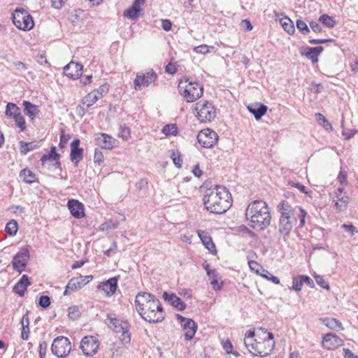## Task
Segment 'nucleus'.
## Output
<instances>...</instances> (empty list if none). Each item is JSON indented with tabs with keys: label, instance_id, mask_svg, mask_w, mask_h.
Segmentation results:
<instances>
[{
	"label": "nucleus",
	"instance_id": "29",
	"mask_svg": "<svg viewBox=\"0 0 358 358\" xmlns=\"http://www.w3.org/2000/svg\"><path fill=\"white\" fill-rule=\"evenodd\" d=\"M30 284L28 276L27 275H23L13 287V292L22 296L24 294L27 287Z\"/></svg>",
	"mask_w": 358,
	"mask_h": 358
},
{
	"label": "nucleus",
	"instance_id": "33",
	"mask_svg": "<svg viewBox=\"0 0 358 358\" xmlns=\"http://www.w3.org/2000/svg\"><path fill=\"white\" fill-rule=\"evenodd\" d=\"M322 323L327 327L332 330H337L342 328L341 322L334 318H322L320 319Z\"/></svg>",
	"mask_w": 358,
	"mask_h": 358
},
{
	"label": "nucleus",
	"instance_id": "36",
	"mask_svg": "<svg viewBox=\"0 0 358 358\" xmlns=\"http://www.w3.org/2000/svg\"><path fill=\"white\" fill-rule=\"evenodd\" d=\"M100 99V96H97L96 93L90 92L86 95L82 101L83 105H85L87 108L92 106Z\"/></svg>",
	"mask_w": 358,
	"mask_h": 358
},
{
	"label": "nucleus",
	"instance_id": "47",
	"mask_svg": "<svg viewBox=\"0 0 358 358\" xmlns=\"http://www.w3.org/2000/svg\"><path fill=\"white\" fill-rule=\"evenodd\" d=\"M171 159L176 167L180 168L182 166V159L178 151H172Z\"/></svg>",
	"mask_w": 358,
	"mask_h": 358
},
{
	"label": "nucleus",
	"instance_id": "25",
	"mask_svg": "<svg viewBox=\"0 0 358 358\" xmlns=\"http://www.w3.org/2000/svg\"><path fill=\"white\" fill-rule=\"evenodd\" d=\"M96 144L103 149H111L114 147L115 140L106 134H99L96 138Z\"/></svg>",
	"mask_w": 358,
	"mask_h": 358
},
{
	"label": "nucleus",
	"instance_id": "39",
	"mask_svg": "<svg viewBox=\"0 0 358 358\" xmlns=\"http://www.w3.org/2000/svg\"><path fill=\"white\" fill-rule=\"evenodd\" d=\"M5 230L10 236H15L18 230V224L17 221L11 220L8 222L6 225Z\"/></svg>",
	"mask_w": 358,
	"mask_h": 358
},
{
	"label": "nucleus",
	"instance_id": "12",
	"mask_svg": "<svg viewBox=\"0 0 358 358\" xmlns=\"http://www.w3.org/2000/svg\"><path fill=\"white\" fill-rule=\"evenodd\" d=\"M29 259V252L28 249L25 248H21L12 260L13 268L22 273L25 269Z\"/></svg>",
	"mask_w": 358,
	"mask_h": 358
},
{
	"label": "nucleus",
	"instance_id": "42",
	"mask_svg": "<svg viewBox=\"0 0 358 358\" xmlns=\"http://www.w3.org/2000/svg\"><path fill=\"white\" fill-rule=\"evenodd\" d=\"M296 28L299 31L306 35L310 32V28L307 25V24L302 20H297L296 22Z\"/></svg>",
	"mask_w": 358,
	"mask_h": 358
},
{
	"label": "nucleus",
	"instance_id": "10",
	"mask_svg": "<svg viewBox=\"0 0 358 358\" xmlns=\"http://www.w3.org/2000/svg\"><path fill=\"white\" fill-rule=\"evenodd\" d=\"M157 79V75L152 69L146 73H138L134 81V88L135 90H141L147 87L152 83H155Z\"/></svg>",
	"mask_w": 358,
	"mask_h": 358
},
{
	"label": "nucleus",
	"instance_id": "51",
	"mask_svg": "<svg viewBox=\"0 0 358 358\" xmlns=\"http://www.w3.org/2000/svg\"><path fill=\"white\" fill-rule=\"evenodd\" d=\"M214 46H194V51L196 53L206 54L213 50Z\"/></svg>",
	"mask_w": 358,
	"mask_h": 358
},
{
	"label": "nucleus",
	"instance_id": "37",
	"mask_svg": "<svg viewBox=\"0 0 358 358\" xmlns=\"http://www.w3.org/2000/svg\"><path fill=\"white\" fill-rule=\"evenodd\" d=\"M20 113V109L19 107H17V106L15 103H8L7 104L6 109V115L14 118V117H16Z\"/></svg>",
	"mask_w": 358,
	"mask_h": 358
},
{
	"label": "nucleus",
	"instance_id": "20",
	"mask_svg": "<svg viewBox=\"0 0 358 358\" xmlns=\"http://www.w3.org/2000/svg\"><path fill=\"white\" fill-rule=\"evenodd\" d=\"M80 140L78 138H75L71 143V153L70 157L71 160L77 164L80 161H81L83 158V149L79 148L80 145Z\"/></svg>",
	"mask_w": 358,
	"mask_h": 358
},
{
	"label": "nucleus",
	"instance_id": "34",
	"mask_svg": "<svg viewBox=\"0 0 358 358\" xmlns=\"http://www.w3.org/2000/svg\"><path fill=\"white\" fill-rule=\"evenodd\" d=\"M20 178L27 184H31L35 181V174L27 169H22L20 173Z\"/></svg>",
	"mask_w": 358,
	"mask_h": 358
},
{
	"label": "nucleus",
	"instance_id": "2",
	"mask_svg": "<svg viewBox=\"0 0 358 358\" xmlns=\"http://www.w3.org/2000/svg\"><path fill=\"white\" fill-rule=\"evenodd\" d=\"M245 218L248 225L254 230L264 231L271 224L272 217L270 208L266 201L255 200L248 203Z\"/></svg>",
	"mask_w": 358,
	"mask_h": 358
},
{
	"label": "nucleus",
	"instance_id": "13",
	"mask_svg": "<svg viewBox=\"0 0 358 358\" xmlns=\"http://www.w3.org/2000/svg\"><path fill=\"white\" fill-rule=\"evenodd\" d=\"M343 341L333 333H328L323 336L322 345L327 350H334L343 345Z\"/></svg>",
	"mask_w": 358,
	"mask_h": 358
},
{
	"label": "nucleus",
	"instance_id": "58",
	"mask_svg": "<svg viewBox=\"0 0 358 358\" xmlns=\"http://www.w3.org/2000/svg\"><path fill=\"white\" fill-rule=\"evenodd\" d=\"M257 339L250 338H244V345L250 352L252 348L254 347L255 343H256Z\"/></svg>",
	"mask_w": 358,
	"mask_h": 358
},
{
	"label": "nucleus",
	"instance_id": "38",
	"mask_svg": "<svg viewBox=\"0 0 358 358\" xmlns=\"http://www.w3.org/2000/svg\"><path fill=\"white\" fill-rule=\"evenodd\" d=\"M319 22L327 26L328 28H332L335 26L336 21L333 17L327 14H323L319 17Z\"/></svg>",
	"mask_w": 358,
	"mask_h": 358
},
{
	"label": "nucleus",
	"instance_id": "21",
	"mask_svg": "<svg viewBox=\"0 0 358 358\" xmlns=\"http://www.w3.org/2000/svg\"><path fill=\"white\" fill-rule=\"evenodd\" d=\"M117 287V278L113 277L108 280L101 282L98 285L97 288L103 290L106 296H111L115 294Z\"/></svg>",
	"mask_w": 358,
	"mask_h": 358
},
{
	"label": "nucleus",
	"instance_id": "7",
	"mask_svg": "<svg viewBox=\"0 0 358 358\" xmlns=\"http://www.w3.org/2000/svg\"><path fill=\"white\" fill-rule=\"evenodd\" d=\"M197 119L201 122H210L216 117V110L213 104L208 101L197 102L195 107Z\"/></svg>",
	"mask_w": 358,
	"mask_h": 358
},
{
	"label": "nucleus",
	"instance_id": "64",
	"mask_svg": "<svg viewBox=\"0 0 358 358\" xmlns=\"http://www.w3.org/2000/svg\"><path fill=\"white\" fill-rule=\"evenodd\" d=\"M121 340H122V341L124 342L125 343H130L131 336H130V334H129L128 330L127 329H125L122 332Z\"/></svg>",
	"mask_w": 358,
	"mask_h": 358
},
{
	"label": "nucleus",
	"instance_id": "40",
	"mask_svg": "<svg viewBox=\"0 0 358 358\" xmlns=\"http://www.w3.org/2000/svg\"><path fill=\"white\" fill-rule=\"evenodd\" d=\"M37 148L38 146L34 142L26 143L21 141L20 150L22 154L26 155L29 151L33 150Z\"/></svg>",
	"mask_w": 358,
	"mask_h": 358
},
{
	"label": "nucleus",
	"instance_id": "59",
	"mask_svg": "<svg viewBox=\"0 0 358 358\" xmlns=\"http://www.w3.org/2000/svg\"><path fill=\"white\" fill-rule=\"evenodd\" d=\"M341 227L345 229L348 232H349L351 236H353L358 232L356 227H354L352 224H343L341 225Z\"/></svg>",
	"mask_w": 358,
	"mask_h": 358
},
{
	"label": "nucleus",
	"instance_id": "19",
	"mask_svg": "<svg viewBox=\"0 0 358 358\" xmlns=\"http://www.w3.org/2000/svg\"><path fill=\"white\" fill-rule=\"evenodd\" d=\"M296 222V217H280L278 229L279 233L283 236H288Z\"/></svg>",
	"mask_w": 358,
	"mask_h": 358
},
{
	"label": "nucleus",
	"instance_id": "52",
	"mask_svg": "<svg viewBox=\"0 0 358 358\" xmlns=\"http://www.w3.org/2000/svg\"><path fill=\"white\" fill-rule=\"evenodd\" d=\"M309 43L311 44H322L326 43L331 42L332 40L328 38H312L313 36H310Z\"/></svg>",
	"mask_w": 358,
	"mask_h": 358
},
{
	"label": "nucleus",
	"instance_id": "63",
	"mask_svg": "<svg viewBox=\"0 0 358 358\" xmlns=\"http://www.w3.org/2000/svg\"><path fill=\"white\" fill-rule=\"evenodd\" d=\"M299 214L298 215L300 220V225L303 227L305 224V218L307 215V213L301 207L299 208Z\"/></svg>",
	"mask_w": 358,
	"mask_h": 358
},
{
	"label": "nucleus",
	"instance_id": "61",
	"mask_svg": "<svg viewBox=\"0 0 358 358\" xmlns=\"http://www.w3.org/2000/svg\"><path fill=\"white\" fill-rule=\"evenodd\" d=\"M29 336V326H22L21 338L24 341H27Z\"/></svg>",
	"mask_w": 358,
	"mask_h": 358
},
{
	"label": "nucleus",
	"instance_id": "3",
	"mask_svg": "<svg viewBox=\"0 0 358 358\" xmlns=\"http://www.w3.org/2000/svg\"><path fill=\"white\" fill-rule=\"evenodd\" d=\"M178 90L180 94L189 103L195 101L199 99L203 93L202 84L196 81H190L187 78L180 80Z\"/></svg>",
	"mask_w": 358,
	"mask_h": 358
},
{
	"label": "nucleus",
	"instance_id": "50",
	"mask_svg": "<svg viewBox=\"0 0 358 358\" xmlns=\"http://www.w3.org/2000/svg\"><path fill=\"white\" fill-rule=\"evenodd\" d=\"M38 304L43 308H48L50 305V298L45 295L40 296Z\"/></svg>",
	"mask_w": 358,
	"mask_h": 358
},
{
	"label": "nucleus",
	"instance_id": "4",
	"mask_svg": "<svg viewBox=\"0 0 358 358\" xmlns=\"http://www.w3.org/2000/svg\"><path fill=\"white\" fill-rule=\"evenodd\" d=\"M262 331L265 336L260 338L262 341H257L255 343L254 347L252 348L250 353L253 356H259L261 357L268 355L275 347L274 336L271 332H268L267 329L263 327L257 329V332Z\"/></svg>",
	"mask_w": 358,
	"mask_h": 358
},
{
	"label": "nucleus",
	"instance_id": "17",
	"mask_svg": "<svg viewBox=\"0 0 358 358\" xmlns=\"http://www.w3.org/2000/svg\"><path fill=\"white\" fill-rule=\"evenodd\" d=\"M334 201H335L336 209L339 211H343L346 209L349 197L346 195L345 192H343V188L342 187H338L336 191Z\"/></svg>",
	"mask_w": 358,
	"mask_h": 358
},
{
	"label": "nucleus",
	"instance_id": "23",
	"mask_svg": "<svg viewBox=\"0 0 358 358\" xmlns=\"http://www.w3.org/2000/svg\"><path fill=\"white\" fill-rule=\"evenodd\" d=\"M163 298L166 301H168L175 308L180 310H183L186 308V304L174 294H169L164 292L163 294Z\"/></svg>",
	"mask_w": 358,
	"mask_h": 358
},
{
	"label": "nucleus",
	"instance_id": "28",
	"mask_svg": "<svg viewBox=\"0 0 358 358\" xmlns=\"http://www.w3.org/2000/svg\"><path fill=\"white\" fill-rule=\"evenodd\" d=\"M182 327L183 330L185 331V340L189 341L192 339L197 329L196 323L193 320L189 319L186 323L182 324Z\"/></svg>",
	"mask_w": 358,
	"mask_h": 358
},
{
	"label": "nucleus",
	"instance_id": "45",
	"mask_svg": "<svg viewBox=\"0 0 358 358\" xmlns=\"http://www.w3.org/2000/svg\"><path fill=\"white\" fill-rule=\"evenodd\" d=\"M260 275L267 280L272 281L274 284H280V279L278 277L273 275L268 271L266 269H262V272L260 273Z\"/></svg>",
	"mask_w": 358,
	"mask_h": 358
},
{
	"label": "nucleus",
	"instance_id": "9",
	"mask_svg": "<svg viewBox=\"0 0 358 358\" xmlns=\"http://www.w3.org/2000/svg\"><path fill=\"white\" fill-rule=\"evenodd\" d=\"M217 134L210 129L200 131L197 135L199 143L203 148H211L218 141Z\"/></svg>",
	"mask_w": 358,
	"mask_h": 358
},
{
	"label": "nucleus",
	"instance_id": "24",
	"mask_svg": "<svg viewBox=\"0 0 358 358\" xmlns=\"http://www.w3.org/2000/svg\"><path fill=\"white\" fill-rule=\"evenodd\" d=\"M248 109L252 114L254 115L255 119L258 120H260L262 116L266 114L268 108L264 104L255 103L248 106Z\"/></svg>",
	"mask_w": 358,
	"mask_h": 358
},
{
	"label": "nucleus",
	"instance_id": "41",
	"mask_svg": "<svg viewBox=\"0 0 358 358\" xmlns=\"http://www.w3.org/2000/svg\"><path fill=\"white\" fill-rule=\"evenodd\" d=\"M68 316L72 320H78L80 316V312L79 310L78 306H72L68 309Z\"/></svg>",
	"mask_w": 358,
	"mask_h": 358
},
{
	"label": "nucleus",
	"instance_id": "22",
	"mask_svg": "<svg viewBox=\"0 0 358 358\" xmlns=\"http://www.w3.org/2000/svg\"><path fill=\"white\" fill-rule=\"evenodd\" d=\"M67 206L75 218L80 219L84 217V206L82 203L75 199H70L68 201Z\"/></svg>",
	"mask_w": 358,
	"mask_h": 358
},
{
	"label": "nucleus",
	"instance_id": "32",
	"mask_svg": "<svg viewBox=\"0 0 358 358\" xmlns=\"http://www.w3.org/2000/svg\"><path fill=\"white\" fill-rule=\"evenodd\" d=\"M86 285L85 278L83 275L79 277L73 278L67 283V288H71V291L75 292L83 287Z\"/></svg>",
	"mask_w": 358,
	"mask_h": 358
},
{
	"label": "nucleus",
	"instance_id": "15",
	"mask_svg": "<svg viewBox=\"0 0 358 358\" xmlns=\"http://www.w3.org/2000/svg\"><path fill=\"white\" fill-rule=\"evenodd\" d=\"M323 51L322 46L315 47H304L300 48V53L301 55L306 57L308 59L315 64L318 62V56Z\"/></svg>",
	"mask_w": 358,
	"mask_h": 358
},
{
	"label": "nucleus",
	"instance_id": "35",
	"mask_svg": "<svg viewBox=\"0 0 358 358\" xmlns=\"http://www.w3.org/2000/svg\"><path fill=\"white\" fill-rule=\"evenodd\" d=\"M280 23L284 30L287 31L289 34H294L295 31V27L293 24V22L288 17H285L284 18L280 19Z\"/></svg>",
	"mask_w": 358,
	"mask_h": 358
},
{
	"label": "nucleus",
	"instance_id": "44",
	"mask_svg": "<svg viewBox=\"0 0 358 358\" xmlns=\"http://www.w3.org/2000/svg\"><path fill=\"white\" fill-rule=\"evenodd\" d=\"M303 285V281L302 278H301V275H299L293 278L292 288L294 290H295L296 292L301 291L302 289Z\"/></svg>",
	"mask_w": 358,
	"mask_h": 358
},
{
	"label": "nucleus",
	"instance_id": "49",
	"mask_svg": "<svg viewBox=\"0 0 358 358\" xmlns=\"http://www.w3.org/2000/svg\"><path fill=\"white\" fill-rule=\"evenodd\" d=\"M248 265H249V267L252 270V271H255L257 274H259L262 273V269H264L262 268V266H261L257 262L255 261H249L248 262Z\"/></svg>",
	"mask_w": 358,
	"mask_h": 358
},
{
	"label": "nucleus",
	"instance_id": "11",
	"mask_svg": "<svg viewBox=\"0 0 358 358\" xmlns=\"http://www.w3.org/2000/svg\"><path fill=\"white\" fill-rule=\"evenodd\" d=\"M99 341L92 336H85L80 342V349L86 356H92L99 349Z\"/></svg>",
	"mask_w": 358,
	"mask_h": 358
},
{
	"label": "nucleus",
	"instance_id": "27",
	"mask_svg": "<svg viewBox=\"0 0 358 358\" xmlns=\"http://www.w3.org/2000/svg\"><path fill=\"white\" fill-rule=\"evenodd\" d=\"M197 234L201 242L205 245V247L210 252H216L215 245L213 243V240L211 237L209 236L208 233L205 231L198 230Z\"/></svg>",
	"mask_w": 358,
	"mask_h": 358
},
{
	"label": "nucleus",
	"instance_id": "54",
	"mask_svg": "<svg viewBox=\"0 0 358 358\" xmlns=\"http://www.w3.org/2000/svg\"><path fill=\"white\" fill-rule=\"evenodd\" d=\"M312 30L314 33L322 32V27L319 22L311 21L310 22V30Z\"/></svg>",
	"mask_w": 358,
	"mask_h": 358
},
{
	"label": "nucleus",
	"instance_id": "62",
	"mask_svg": "<svg viewBox=\"0 0 358 358\" xmlns=\"http://www.w3.org/2000/svg\"><path fill=\"white\" fill-rule=\"evenodd\" d=\"M289 185L292 187H296L298 189H299L301 192L308 194L309 192L306 190V187L303 185L302 184L299 182H290Z\"/></svg>",
	"mask_w": 358,
	"mask_h": 358
},
{
	"label": "nucleus",
	"instance_id": "55",
	"mask_svg": "<svg viewBox=\"0 0 358 358\" xmlns=\"http://www.w3.org/2000/svg\"><path fill=\"white\" fill-rule=\"evenodd\" d=\"M315 278L316 282L321 287H322L324 289H329V283L324 280L323 277L317 275L315 276Z\"/></svg>",
	"mask_w": 358,
	"mask_h": 358
},
{
	"label": "nucleus",
	"instance_id": "31",
	"mask_svg": "<svg viewBox=\"0 0 358 358\" xmlns=\"http://www.w3.org/2000/svg\"><path fill=\"white\" fill-rule=\"evenodd\" d=\"M23 106L24 113L30 117L31 120H33L40 113L38 106L28 101H24Z\"/></svg>",
	"mask_w": 358,
	"mask_h": 358
},
{
	"label": "nucleus",
	"instance_id": "5",
	"mask_svg": "<svg viewBox=\"0 0 358 358\" xmlns=\"http://www.w3.org/2000/svg\"><path fill=\"white\" fill-rule=\"evenodd\" d=\"M141 317L150 323H158L162 322L165 318V313L162 305L157 298L145 304V310L139 314Z\"/></svg>",
	"mask_w": 358,
	"mask_h": 358
},
{
	"label": "nucleus",
	"instance_id": "56",
	"mask_svg": "<svg viewBox=\"0 0 358 358\" xmlns=\"http://www.w3.org/2000/svg\"><path fill=\"white\" fill-rule=\"evenodd\" d=\"M94 162L99 164L103 162V155L102 152L98 149H95Z\"/></svg>",
	"mask_w": 358,
	"mask_h": 358
},
{
	"label": "nucleus",
	"instance_id": "14",
	"mask_svg": "<svg viewBox=\"0 0 358 358\" xmlns=\"http://www.w3.org/2000/svg\"><path fill=\"white\" fill-rule=\"evenodd\" d=\"M156 297L148 292H138L135 299V306L138 314H142L145 310V304H148Z\"/></svg>",
	"mask_w": 358,
	"mask_h": 358
},
{
	"label": "nucleus",
	"instance_id": "53",
	"mask_svg": "<svg viewBox=\"0 0 358 358\" xmlns=\"http://www.w3.org/2000/svg\"><path fill=\"white\" fill-rule=\"evenodd\" d=\"M178 71V66L176 64L173 63L172 62H170L165 67V71L166 73L169 74L173 75L176 73Z\"/></svg>",
	"mask_w": 358,
	"mask_h": 358
},
{
	"label": "nucleus",
	"instance_id": "30",
	"mask_svg": "<svg viewBox=\"0 0 358 358\" xmlns=\"http://www.w3.org/2000/svg\"><path fill=\"white\" fill-rule=\"evenodd\" d=\"M278 208L280 213V217H295L294 216V210L287 201H281Z\"/></svg>",
	"mask_w": 358,
	"mask_h": 358
},
{
	"label": "nucleus",
	"instance_id": "8",
	"mask_svg": "<svg viewBox=\"0 0 358 358\" xmlns=\"http://www.w3.org/2000/svg\"><path fill=\"white\" fill-rule=\"evenodd\" d=\"M51 350L52 354L58 358H64L72 350L71 343L67 337L58 336L53 340Z\"/></svg>",
	"mask_w": 358,
	"mask_h": 358
},
{
	"label": "nucleus",
	"instance_id": "1",
	"mask_svg": "<svg viewBox=\"0 0 358 358\" xmlns=\"http://www.w3.org/2000/svg\"><path fill=\"white\" fill-rule=\"evenodd\" d=\"M203 201L206 209L215 214L225 213L232 203L231 196L228 189L218 185L208 188L203 194Z\"/></svg>",
	"mask_w": 358,
	"mask_h": 358
},
{
	"label": "nucleus",
	"instance_id": "26",
	"mask_svg": "<svg viewBox=\"0 0 358 358\" xmlns=\"http://www.w3.org/2000/svg\"><path fill=\"white\" fill-rule=\"evenodd\" d=\"M59 155L56 151V148L55 146L52 147L50 151L48 154H45L42 156L41 161L43 166H45L48 161H55V166L57 168H60L61 163L59 160Z\"/></svg>",
	"mask_w": 358,
	"mask_h": 358
},
{
	"label": "nucleus",
	"instance_id": "60",
	"mask_svg": "<svg viewBox=\"0 0 358 358\" xmlns=\"http://www.w3.org/2000/svg\"><path fill=\"white\" fill-rule=\"evenodd\" d=\"M48 345L46 342H42L39 345V356L40 358H45V354L47 350Z\"/></svg>",
	"mask_w": 358,
	"mask_h": 358
},
{
	"label": "nucleus",
	"instance_id": "57",
	"mask_svg": "<svg viewBox=\"0 0 358 358\" xmlns=\"http://www.w3.org/2000/svg\"><path fill=\"white\" fill-rule=\"evenodd\" d=\"M108 91V85L107 84H103L101 85L99 88L94 90L93 92L96 93L97 96H100V98L103 96V94H106Z\"/></svg>",
	"mask_w": 358,
	"mask_h": 358
},
{
	"label": "nucleus",
	"instance_id": "48",
	"mask_svg": "<svg viewBox=\"0 0 358 358\" xmlns=\"http://www.w3.org/2000/svg\"><path fill=\"white\" fill-rule=\"evenodd\" d=\"M119 136L124 140H127L130 137V129L126 126H121L120 128Z\"/></svg>",
	"mask_w": 358,
	"mask_h": 358
},
{
	"label": "nucleus",
	"instance_id": "43",
	"mask_svg": "<svg viewBox=\"0 0 358 358\" xmlns=\"http://www.w3.org/2000/svg\"><path fill=\"white\" fill-rule=\"evenodd\" d=\"M162 132L166 136L175 135L177 133V127L175 124H166L163 127Z\"/></svg>",
	"mask_w": 358,
	"mask_h": 358
},
{
	"label": "nucleus",
	"instance_id": "6",
	"mask_svg": "<svg viewBox=\"0 0 358 358\" xmlns=\"http://www.w3.org/2000/svg\"><path fill=\"white\" fill-rule=\"evenodd\" d=\"M14 25L21 30H30L34 23L31 15L24 8H17L12 15Z\"/></svg>",
	"mask_w": 358,
	"mask_h": 358
},
{
	"label": "nucleus",
	"instance_id": "16",
	"mask_svg": "<svg viewBox=\"0 0 358 358\" xmlns=\"http://www.w3.org/2000/svg\"><path fill=\"white\" fill-rule=\"evenodd\" d=\"M83 65L71 62L64 67V73L67 77L72 79H78L82 75Z\"/></svg>",
	"mask_w": 358,
	"mask_h": 358
},
{
	"label": "nucleus",
	"instance_id": "46",
	"mask_svg": "<svg viewBox=\"0 0 358 358\" xmlns=\"http://www.w3.org/2000/svg\"><path fill=\"white\" fill-rule=\"evenodd\" d=\"M14 120L16 125L20 129L21 131H24L26 129V122L24 117L20 113V115L14 117Z\"/></svg>",
	"mask_w": 358,
	"mask_h": 358
},
{
	"label": "nucleus",
	"instance_id": "18",
	"mask_svg": "<svg viewBox=\"0 0 358 358\" xmlns=\"http://www.w3.org/2000/svg\"><path fill=\"white\" fill-rule=\"evenodd\" d=\"M145 3V0H134L131 6L124 11V16L131 20L138 18Z\"/></svg>",
	"mask_w": 358,
	"mask_h": 358
}]
</instances>
